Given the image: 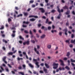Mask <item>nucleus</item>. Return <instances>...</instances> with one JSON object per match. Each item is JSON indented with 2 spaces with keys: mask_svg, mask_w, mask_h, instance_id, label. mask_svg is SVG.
Returning a JSON list of instances; mask_svg holds the SVG:
<instances>
[{
  "mask_svg": "<svg viewBox=\"0 0 75 75\" xmlns=\"http://www.w3.org/2000/svg\"><path fill=\"white\" fill-rule=\"evenodd\" d=\"M65 68H66V69H67V70H69V69H70V68H69V67L67 66H66L64 68V67H63L62 68L61 67H59V69L60 71H62V70L64 71L65 70Z\"/></svg>",
  "mask_w": 75,
  "mask_h": 75,
  "instance_id": "obj_1",
  "label": "nucleus"
},
{
  "mask_svg": "<svg viewBox=\"0 0 75 75\" xmlns=\"http://www.w3.org/2000/svg\"><path fill=\"white\" fill-rule=\"evenodd\" d=\"M33 61L36 62H35V64L37 65V66L38 68H39V67H40V65H38L39 62H37V59H33Z\"/></svg>",
  "mask_w": 75,
  "mask_h": 75,
  "instance_id": "obj_2",
  "label": "nucleus"
},
{
  "mask_svg": "<svg viewBox=\"0 0 75 75\" xmlns=\"http://www.w3.org/2000/svg\"><path fill=\"white\" fill-rule=\"evenodd\" d=\"M53 66H56L53 67V69H57L58 66V64H56L54 62L53 64Z\"/></svg>",
  "mask_w": 75,
  "mask_h": 75,
  "instance_id": "obj_3",
  "label": "nucleus"
},
{
  "mask_svg": "<svg viewBox=\"0 0 75 75\" xmlns=\"http://www.w3.org/2000/svg\"><path fill=\"white\" fill-rule=\"evenodd\" d=\"M57 11L59 12V13H61V12H64V9H61L60 11V9L59 8V6H57Z\"/></svg>",
  "mask_w": 75,
  "mask_h": 75,
  "instance_id": "obj_4",
  "label": "nucleus"
},
{
  "mask_svg": "<svg viewBox=\"0 0 75 75\" xmlns=\"http://www.w3.org/2000/svg\"><path fill=\"white\" fill-rule=\"evenodd\" d=\"M23 45H25L26 44H27V45H28L29 44H30V41L29 40H28L26 41H25L23 43Z\"/></svg>",
  "mask_w": 75,
  "mask_h": 75,
  "instance_id": "obj_5",
  "label": "nucleus"
},
{
  "mask_svg": "<svg viewBox=\"0 0 75 75\" xmlns=\"http://www.w3.org/2000/svg\"><path fill=\"white\" fill-rule=\"evenodd\" d=\"M59 61L61 63L60 65H62V66H64V62L63 61V60L61 59H59Z\"/></svg>",
  "mask_w": 75,
  "mask_h": 75,
  "instance_id": "obj_6",
  "label": "nucleus"
},
{
  "mask_svg": "<svg viewBox=\"0 0 75 75\" xmlns=\"http://www.w3.org/2000/svg\"><path fill=\"white\" fill-rule=\"evenodd\" d=\"M39 10H40L41 12L42 13H44L45 12V10L43 8H39Z\"/></svg>",
  "mask_w": 75,
  "mask_h": 75,
  "instance_id": "obj_7",
  "label": "nucleus"
},
{
  "mask_svg": "<svg viewBox=\"0 0 75 75\" xmlns=\"http://www.w3.org/2000/svg\"><path fill=\"white\" fill-rule=\"evenodd\" d=\"M34 50H35V52H36V54H37L38 55H40V52L38 51H37V49L36 48H35V47L34 48Z\"/></svg>",
  "mask_w": 75,
  "mask_h": 75,
  "instance_id": "obj_8",
  "label": "nucleus"
},
{
  "mask_svg": "<svg viewBox=\"0 0 75 75\" xmlns=\"http://www.w3.org/2000/svg\"><path fill=\"white\" fill-rule=\"evenodd\" d=\"M29 17L30 18L31 17H34L35 18H38V17L37 16H34L33 15L30 16Z\"/></svg>",
  "mask_w": 75,
  "mask_h": 75,
  "instance_id": "obj_9",
  "label": "nucleus"
},
{
  "mask_svg": "<svg viewBox=\"0 0 75 75\" xmlns=\"http://www.w3.org/2000/svg\"><path fill=\"white\" fill-rule=\"evenodd\" d=\"M61 13H59V14L58 16L57 17V18L59 20L61 18Z\"/></svg>",
  "mask_w": 75,
  "mask_h": 75,
  "instance_id": "obj_10",
  "label": "nucleus"
},
{
  "mask_svg": "<svg viewBox=\"0 0 75 75\" xmlns=\"http://www.w3.org/2000/svg\"><path fill=\"white\" fill-rule=\"evenodd\" d=\"M45 65L46 67V68H50V66L49 65L46 63H45Z\"/></svg>",
  "mask_w": 75,
  "mask_h": 75,
  "instance_id": "obj_11",
  "label": "nucleus"
},
{
  "mask_svg": "<svg viewBox=\"0 0 75 75\" xmlns=\"http://www.w3.org/2000/svg\"><path fill=\"white\" fill-rule=\"evenodd\" d=\"M43 71H44V72H45V73H47V69H45V67H43Z\"/></svg>",
  "mask_w": 75,
  "mask_h": 75,
  "instance_id": "obj_12",
  "label": "nucleus"
},
{
  "mask_svg": "<svg viewBox=\"0 0 75 75\" xmlns=\"http://www.w3.org/2000/svg\"><path fill=\"white\" fill-rule=\"evenodd\" d=\"M8 56H10V55H13V52H9L8 54Z\"/></svg>",
  "mask_w": 75,
  "mask_h": 75,
  "instance_id": "obj_13",
  "label": "nucleus"
},
{
  "mask_svg": "<svg viewBox=\"0 0 75 75\" xmlns=\"http://www.w3.org/2000/svg\"><path fill=\"white\" fill-rule=\"evenodd\" d=\"M44 28H45V29H44L45 31L47 30V28H45V27L43 26L42 27H41L42 29H44Z\"/></svg>",
  "mask_w": 75,
  "mask_h": 75,
  "instance_id": "obj_14",
  "label": "nucleus"
},
{
  "mask_svg": "<svg viewBox=\"0 0 75 75\" xmlns=\"http://www.w3.org/2000/svg\"><path fill=\"white\" fill-rule=\"evenodd\" d=\"M63 9H67V10H68V6H67L63 7Z\"/></svg>",
  "mask_w": 75,
  "mask_h": 75,
  "instance_id": "obj_15",
  "label": "nucleus"
},
{
  "mask_svg": "<svg viewBox=\"0 0 75 75\" xmlns=\"http://www.w3.org/2000/svg\"><path fill=\"white\" fill-rule=\"evenodd\" d=\"M23 14L25 16H27L28 15V13L27 12H24Z\"/></svg>",
  "mask_w": 75,
  "mask_h": 75,
  "instance_id": "obj_16",
  "label": "nucleus"
},
{
  "mask_svg": "<svg viewBox=\"0 0 75 75\" xmlns=\"http://www.w3.org/2000/svg\"><path fill=\"white\" fill-rule=\"evenodd\" d=\"M29 23H30V22H25V21L23 22V24H28Z\"/></svg>",
  "mask_w": 75,
  "mask_h": 75,
  "instance_id": "obj_17",
  "label": "nucleus"
},
{
  "mask_svg": "<svg viewBox=\"0 0 75 75\" xmlns=\"http://www.w3.org/2000/svg\"><path fill=\"white\" fill-rule=\"evenodd\" d=\"M45 35L44 34L42 35L40 37L41 38H42H42H45Z\"/></svg>",
  "mask_w": 75,
  "mask_h": 75,
  "instance_id": "obj_18",
  "label": "nucleus"
},
{
  "mask_svg": "<svg viewBox=\"0 0 75 75\" xmlns=\"http://www.w3.org/2000/svg\"><path fill=\"white\" fill-rule=\"evenodd\" d=\"M48 22H49V19H48V18H47L46 20L45 23L46 24H48Z\"/></svg>",
  "mask_w": 75,
  "mask_h": 75,
  "instance_id": "obj_19",
  "label": "nucleus"
},
{
  "mask_svg": "<svg viewBox=\"0 0 75 75\" xmlns=\"http://www.w3.org/2000/svg\"><path fill=\"white\" fill-rule=\"evenodd\" d=\"M71 43H73V44H75V39H74V40H71Z\"/></svg>",
  "mask_w": 75,
  "mask_h": 75,
  "instance_id": "obj_20",
  "label": "nucleus"
},
{
  "mask_svg": "<svg viewBox=\"0 0 75 75\" xmlns=\"http://www.w3.org/2000/svg\"><path fill=\"white\" fill-rule=\"evenodd\" d=\"M30 20L31 21H35V19L32 18L31 19H30Z\"/></svg>",
  "mask_w": 75,
  "mask_h": 75,
  "instance_id": "obj_21",
  "label": "nucleus"
},
{
  "mask_svg": "<svg viewBox=\"0 0 75 75\" xmlns=\"http://www.w3.org/2000/svg\"><path fill=\"white\" fill-rule=\"evenodd\" d=\"M22 16H23V14H21L18 15L17 17H22Z\"/></svg>",
  "mask_w": 75,
  "mask_h": 75,
  "instance_id": "obj_22",
  "label": "nucleus"
},
{
  "mask_svg": "<svg viewBox=\"0 0 75 75\" xmlns=\"http://www.w3.org/2000/svg\"><path fill=\"white\" fill-rule=\"evenodd\" d=\"M18 68L19 69H20V70L21 69H22V67H21V65L19 66Z\"/></svg>",
  "mask_w": 75,
  "mask_h": 75,
  "instance_id": "obj_23",
  "label": "nucleus"
},
{
  "mask_svg": "<svg viewBox=\"0 0 75 75\" xmlns=\"http://www.w3.org/2000/svg\"><path fill=\"white\" fill-rule=\"evenodd\" d=\"M19 74H21L22 75H24V73L23 72H19Z\"/></svg>",
  "mask_w": 75,
  "mask_h": 75,
  "instance_id": "obj_24",
  "label": "nucleus"
},
{
  "mask_svg": "<svg viewBox=\"0 0 75 75\" xmlns=\"http://www.w3.org/2000/svg\"><path fill=\"white\" fill-rule=\"evenodd\" d=\"M3 42H5V43H8V42L6 40H5L4 39L3 40Z\"/></svg>",
  "mask_w": 75,
  "mask_h": 75,
  "instance_id": "obj_25",
  "label": "nucleus"
},
{
  "mask_svg": "<svg viewBox=\"0 0 75 75\" xmlns=\"http://www.w3.org/2000/svg\"><path fill=\"white\" fill-rule=\"evenodd\" d=\"M23 54L24 55V56H25V55L26 56L27 55V54L26 53V52H23Z\"/></svg>",
  "mask_w": 75,
  "mask_h": 75,
  "instance_id": "obj_26",
  "label": "nucleus"
},
{
  "mask_svg": "<svg viewBox=\"0 0 75 75\" xmlns=\"http://www.w3.org/2000/svg\"><path fill=\"white\" fill-rule=\"evenodd\" d=\"M69 55H70V52H67V57H69Z\"/></svg>",
  "mask_w": 75,
  "mask_h": 75,
  "instance_id": "obj_27",
  "label": "nucleus"
},
{
  "mask_svg": "<svg viewBox=\"0 0 75 75\" xmlns=\"http://www.w3.org/2000/svg\"><path fill=\"white\" fill-rule=\"evenodd\" d=\"M70 13V11H68L67 12H66V14H69Z\"/></svg>",
  "mask_w": 75,
  "mask_h": 75,
  "instance_id": "obj_28",
  "label": "nucleus"
},
{
  "mask_svg": "<svg viewBox=\"0 0 75 75\" xmlns=\"http://www.w3.org/2000/svg\"><path fill=\"white\" fill-rule=\"evenodd\" d=\"M29 66L30 67H31V68H33V66L30 63L29 64Z\"/></svg>",
  "mask_w": 75,
  "mask_h": 75,
  "instance_id": "obj_29",
  "label": "nucleus"
},
{
  "mask_svg": "<svg viewBox=\"0 0 75 75\" xmlns=\"http://www.w3.org/2000/svg\"><path fill=\"white\" fill-rule=\"evenodd\" d=\"M6 57H4L2 59L3 61H6Z\"/></svg>",
  "mask_w": 75,
  "mask_h": 75,
  "instance_id": "obj_30",
  "label": "nucleus"
},
{
  "mask_svg": "<svg viewBox=\"0 0 75 75\" xmlns=\"http://www.w3.org/2000/svg\"><path fill=\"white\" fill-rule=\"evenodd\" d=\"M63 31L65 32V33H67V31H68V30H67V29L65 28L64 29Z\"/></svg>",
  "mask_w": 75,
  "mask_h": 75,
  "instance_id": "obj_31",
  "label": "nucleus"
},
{
  "mask_svg": "<svg viewBox=\"0 0 75 75\" xmlns=\"http://www.w3.org/2000/svg\"><path fill=\"white\" fill-rule=\"evenodd\" d=\"M19 38H20V39H21V40H24V38L22 37V36H19Z\"/></svg>",
  "mask_w": 75,
  "mask_h": 75,
  "instance_id": "obj_32",
  "label": "nucleus"
},
{
  "mask_svg": "<svg viewBox=\"0 0 75 75\" xmlns=\"http://www.w3.org/2000/svg\"><path fill=\"white\" fill-rule=\"evenodd\" d=\"M4 28V26L2 25L1 28H0V30H3Z\"/></svg>",
  "mask_w": 75,
  "mask_h": 75,
  "instance_id": "obj_33",
  "label": "nucleus"
},
{
  "mask_svg": "<svg viewBox=\"0 0 75 75\" xmlns=\"http://www.w3.org/2000/svg\"><path fill=\"white\" fill-rule=\"evenodd\" d=\"M31 42L33 43V44H34V43H35V41H34V40H31Z\"/></svg>",
  "mask_w": 75,
  "mask_h": 75,
  "instance_id": "obj_34",
  "label": "nucleus"
},
{
  "mask_svg": "<svg viewBox=\"0 0 75 75\" xmlns=\"http://www.w3.org/2000/svg\"><path fill=\"white\" fill-rule=\"evenodd\" d=\"M71 61V62H75V60H73V59H70Z\"/></svg>",
  "mask_w": 75,
  "mask_h": 75,
  "instance_id": "obj_35",
  "label": "nucleus"
},
{
  "mask_svg": "<svg viewBox=\"0 0 75 75\" xmlns=\"http://www.w3.org/2000/svg\"><path fill=\"white\" fill-rule=\"evenodd\" d=\"M22 66L24 69H25V67H26V66H25V64L23 65Z\"/></svg>",
  "mask_w": 75,
  "mask_h": 75,
  "instance_id": "obj_36",
  "label": "nucleus"
},
{
  "mask_svg": "<svg viewBox=\"0 0 75 75\" xmlns=\"http://www.w3.org/2000/svg\"><path fill=\"white\" fill-rule=\"evenodd\" d=\"M8 67H9V68H12V66H11L10 64H8Z\"/></svg>",
  "mask_w": 75,
  "mask_h": 75,
  "instance_id": "obj_37",
  "label": "nucleus"
},
{
  "mask_svg": "<svg viewBox=\"0 0 75 75\" xmlns=\"http://www.w3.org/2000/svg\"><path fill=\"white\" fill-rule=\"evenodd\" d=\"M47 47H48V48H49V49H50V48H51V45H48L47 46Z\"/></svg>",
  "mask_w": 75,
  "mask_h": 75,
  "instance_id": "obj_38",
  "label": "nucleus"
},
{
  "mask_svg": "<svg viewBox=\"0 0 75 75\" xmlns=\"http://www.w3.org/2000/svg\"><path fill=\"white\" fill-rule=\"evenodd\" d=\"M8 22H10V21H11V19L10 18H8Z\"/></svg>",
  "mask_w": 75,
  "mask_h": 75,
  "instance_id": "obj_39",
  "label": "nucleus"
},
{
  "mask_svg": "<svg viewBox=\"0 0 75 75\" xmlns=\"http://www.w3.org/2000/svg\"><path fill=\"white\" fill-rule=\"evenodd\" d=\"M74 35L73 34L71 35V38H74Z\"/></svg>",
  "mask_w": 75,
  "mask_h": 75,
  "instance_id": "obj_40",
  "label": "nucleus"
},
{
  "mask_svg": "<svg viewBox=\"0 0 75 75\" xmlns=\"http://www.w3.org/2000/svg\"><path fill=\"white\" fill-rule=\"evenodd\" d=\"M24 33H26V34H28V31L27 30H25L24 31Z\"/></svg>",
  "mask_w": 75,
  "mask_h": 75,
  "instance_id": "obj_41",
  "label": "nucleus"
},
{
  "mask_svg": "<svg viewBox=\"0 0 75 75\" xmlns=\"http://www.w3.org/2000/svg\"><path fill=\"white\" fill-rule=\"evenodd\" d=\"M34 3V1L31 0L30 1V3Z\"/></svg>",
  "mask_w": 75,
  "mask_h": 75,
  "instance_id": "obj_42",
  "label": "nucleus"
},
{
  "mask_svg": "<svg viewBox=\"0 0 75 75\" xmlns=\"http://www.w3.org/2000/svg\"><path fill=\"white\" fill-rule=\"evenodd\" d=\"M67 59H68V58H67L66 57L64 58L63 59V60H64V61H66Z\"/></svg>",
  "mask_w": 75,
  "mask_h": 75,
  "instance_id": "obj_43",
  "label": "nucleus"
},
{
  "mask_svg": "<svg viewBox=\"0 0 75 75\" xmlns=\"http://www.w3.org/2000/svg\"><path fill=\"white\" fill-rule=\"evenodd\" d=\"M11 65H14V62H11Z\"/></svg>",
  "mask_w": 75,
  "mask_h": 75,
  "instance_id": "obj_44",
  "label": "nucleus"
},
{
  "mask_svg": "<svg viewBox=\"0 0 75 75\" xmlns=\"http://www.w3.org/2000/svg\"><path fill=\"white\" fill-rule=\"evenodd\" d=\"M36 37L38 38H39V37H40V35H38V34L37 33L36 34Z\"/></svg>",
  "mask_w": 75,
  "mask_h": 75,
  "instance_id": "obj_45",
  "label": "nucleus"
},
{
  "mask_svg": "<svg viewBox=\"0 0 75 75\" xmlns=\"http://www.w3.org/2000/svg\"><path fill=\"white\" fill-rule=\"evenodd\" d=\"M70 1L71 2V4H73V3H74V1H73L70 0Z\"/></svg>",
  "mask_w": 75,
  "mask_h": 75,
  "instance_id": "obj_46",
  "label": "nucleus"
},
{
  "mask_svg": "<svg viewBox=\"0 0 75 75\" xmlns=\"http://www.w3.org/2000/svg\"><path fill=\"white\" fill-rule=\"evenodd\" d=\"M55 11H56L55 10L53 9L51 11V12L54 13V12H55Z\"/></svg>",
  "mask_w": 75,
  "mask_h": 75,
  "instance_id": "obj_47",
  "label": "nucleus"
},
{
  "mask_svg": "<svg viewBox=\"0 0 75 75\" xmlns=\"http://www.w3.org/2000/svg\"><path fill=\"white\" fill-rule=\"evenodd\" d=\"M20 59H23V58H19V57H18V61H20Z\"/></svg>",
  "mask_w": 75,
  "mask_h": 75,
  "instance_id": "obj_48",
  "label": "nucleus"
},
{
  "mask_svg": "<svg viewBox=\"0 0 75 75\" xmlns=\"http://www.w3.org/2000/svg\"><path fill=\"white\" fill-rule=\"evenodd\" d=\"M11 36L13 37H15V34H14L13 33L12 35H11Z\"/></svg>",
  "mask_w": 75,
  "mask_h": 75,
  "instance_id": "obj_49",
  "label": "nucleus"
},
{
  "mask_svg": "<svg viewBox=\"0 0 75 75\" xmlns=\"http://www.w3.org/2000/svg\"><path fill=\"white\" fill-rule=\"evenodd\" d=\"M71 65H72V66H73V67H75V65L73 63H71Z\"/></svg>",
  "mask_w": 75,
  "mask_h": 75,
  "instance_id": "obj_50",
  "label": "nucleus"
},
{
  "mask_svg": "<svg viewBox=\"0 0 75 75\" xmlns=\"http://www.w3.org/2000/svg\"><path fill=\"white\" fill-rule=\"evenodd\" d=\"M68 65H70V61L69 60H68Z\"/></svg>",
  "mask_w": 75,
  "mask_h": 75,
  "instance_id": "obj_51",
  "label": "nucleus"
},
{
  "mask_svg": "<svg viewBox=\"0 0 75 75\" xmlns=\"http://www.w3.org/2000/svg\"><path fill=\"white\" fill-rule=\"evenodd\" d=\"M38 27H40L41 26V24H38Z\"/></svg>",
  "mask_w": 75,
  "mask_h": 75,
  "instance_id": "obj_52",
  "label": "nucleus"
},
{
  "mask_svg": "<svg viewBox=\"0 0 75 75\" xmlns=\"http://www.w3.org/2000/svg\"><path fill=\"white\" fill-rule=\"evenodd\" d=\"M37 49H39V48H40V46L39 45H37Z\"/></svg>",
  "mask_w": 75,
  "mask_h": 75,
  "instance_id": "obj_53",
  "label": "nucleus"
},
{
  "mask_svg": "<svg viewBox=\"0 0 75 75\" xmlns=\"http://www.w3.org/2000/svg\"><path fill=\"white\" fill-rule=\"evenodd\" d=\"M40 73H41V74H43L44 73V72H43V71H42V70H40Z\"/></svg>",
  "mask_w": 75,
  "mask_h": 75,
  "instance_id": "obj_54",
  "label": "nucleus"
},
{
  "mask_svg": "<svg viewBox=\"0 0 75 75\" xmlns=\"http://www.w3.org/2000/svg\"><path fill=\"white\" fill-rule=\"evenodd\" d=\"M48 30H51V28L50 26H49L48 28Z\"/></svg>",
  "mask_w": 75,
  "mask_h": 75,
  "instance_id": "obj_55",
  "label": "nucleus"
},
{
  "mask_svg": "<svg viewBox=\"0 0 75 75\" xmlns=\"http://www.w3.org/2000/svg\"><path fill=\"white\" fill-rule=\"evenodd\" d=\"M69 46L70 47V48H72V47H73V45H72V44L70 45Z\"/></svg>",
  "mask_w": 75,
  "mask_h": 75,
  "instance_id": "obj_56",
  "label": "nucleus"
},
{
  "mask_svg": "<svg viewBox=\"0 0 75 75\" xmlns=\"http://www.w3.org/2000/svg\"><path fill=\"white\" fill-rule=\"evenodd\" d=\"M23 27L26 28V27H27V26L26 25H23Z\"/></svg>",
  "mask_w": 75,
  "mask_h": 75,
  "instance_id": "obj_57",
  "label": "nucleus"
},
{
  "mask_svg": "<svg viewBox=\"0 0 75 75\" xmlns=\"http://www.w3.org/2000/svg\"><path fill=\"white\" fill-rule=\"evenodd\" d=\"M33 32H34V33H36V30L34 29L33 30Z\"/></svg>",
  "mask_w": 75,
  "mask_h": 75,
  "instance_id": "obj_58",
  "label": "nucleus"
},
{
  "mask_svg": "<svg viewBox=\"0 0 75 75\" xmlns=\"http://www.w3.org/2000/svg\"><path fill=\"white\" fill-rule=\"evenodd\" d=\"M2 48H3V50H4V51H5V50H6V48H5V47H2Z\"/></svg>",
  "mask_w": 75,
  "mask_h": 75,
  "instance_id": "obj_59",
  "label": "nucleus"
},
{
  "mask_svg": "<svg viewBox=\"0 0 75 75\" xmlns=\"http://www.w3.org/2000/svg\"><path fill=\"white\" fill-rule=\"evenodd\" d=\"M15 9L16 10H18V7L17 6L15 7Z\"/></svg>",
  "mask_w": 75,
  "mask_h": 75,
  "instance_id": "obj_60",
  "label": "nucleus"
},
{
  "mask_svg": "<svg viewBox=\"0 0 75 75\" xmlns=\"http://www.w3.org/2000/svg\"><path fill=\"white\" fill-rule=\"evenodd\" d=\"M48 24H52V21H49L48 23Z\"/></svg>",
  "mask_w": 75,
  "mask_h": 75,
  "instance_id": "obj_61",
  "label": "nucleus"
},
{
  "mask_svg": "<svg viewBox=\"0 0 75 75\" xmlns=\"http://www.w3.org/2000/svg\"><path fill=\"white\" fill-rule=\"evenodd\" d=\"M72 14H73L74 15H75V11H72Z\"/></svg>",
  "mask_w": 75,
  "mask_h": 75,
  "instance_id": "obj_62",
  "label": "nucleus"
},
{
  "mask_svg": "<svg viewBox=\"0 0 75 75\" xmlns=\"http://www.w3.org/2000/svg\"><path fill=\"white\" fill-rule=\"evenodd\" d=\"M19 42L20 44H22V43H23V41L20 40L19 41Z\"/></svg>",
  "mask_w": 75,
  "mask_h": 75,
  "instance_id": "obj_63",
  "label": "nucleus"
},
{
  "mask_svg": "<svg viewBox=\"0 0 75 75\" xmlns=\"http://www.w3.org/2000/svg\"><path fill=\"white\" fill-rule=\"evenodd\" d=\"M40 65L41 66H42V67H44V63H41L40 64Z\"/></svg>",
  "mask_w": 75,
  "mask_h": 75,
  "instance_id": "obj_64",
  "label": "nucleus"
}]
</instances>
